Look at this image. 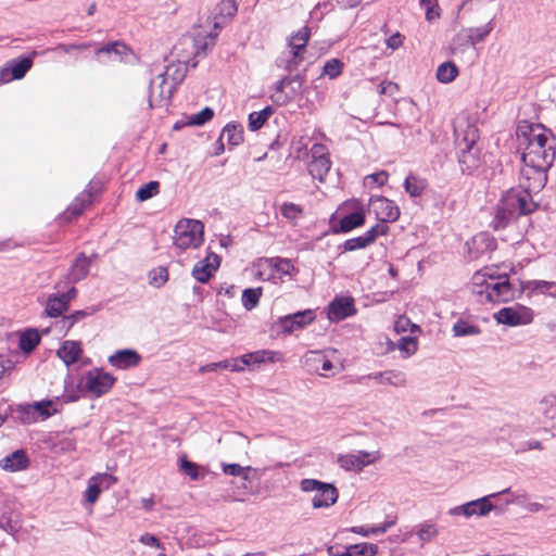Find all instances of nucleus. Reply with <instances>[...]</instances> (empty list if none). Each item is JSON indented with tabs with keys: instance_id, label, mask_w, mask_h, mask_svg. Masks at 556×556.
I'll return each instance as SVG.
<instances>
[{
	"instance_id": "nucleus-1",
	"label": "nucleus",
	"mask_w": 556,
	"mask_h": 556,
	"mask_svg": "<svg viewBox=\"0 0 556 556\" xmlns=\"http://www.w3.org/2000/svg\"><path fill=\"white\" fill-rule=\"evenodd\" d=\"M538 207L539 203L527 191L511 188L494 207L490 227L494 231L504 230L513 226L520 216L532 214Z\"/></svg>"
},
{
	"instance_id": "nucleus-2",
	"label": "nucleus",
	"mask_w": 556,
	"mask_h": 556,
	"mask_svg": "<svg viewBox=\"0 0 556 556\" xmlns=\"http://www.w3.org/2000/svg\"><path fill=\"white\" fill-rule=\"evenodd\" d=\"M518 139L523 164H533L538 168L552 166L556 152L549 142V132L544 127L528 126L520 131Z\"/></svg>"
},
{
	"instance_id": "nucleus-3",
	"label": "nucleus",
	"mask_w": 556,
	"mask_h": 556,
	"mask_svg": "<svg viewBox=\"0 0 556 556\" xmlns=\"http://www.w3.org/2000/svg\"><path fill=\"white\" fill-rule=\"evenodd\" d=\"M475 292L484 296L486 302H508L515 298V289L507 275H497L493 268H484L473 275Z\"/></svg>"
},
{
	"instance_id": "nucleus-4",
	"label": "nucleus",
	"mask_w": 556,
	"mask_h": 556,
	"mask_svg": "<svg viewBox=\"0 0 556 556\" xmlns=\"http://www.w3.org/2000/svg\"><path fill=\"white\" fill-rule=\"evenodd\" d=\"M311 38V29L307 26L299 29L288 38V49L277 58L276 65L288 72L295 71L304 60L306 45Z\"/></svg>"
},
{
	"instance_id": "nucleus-5",
	"label": "nucleus",
	"mask_w": 556,
	"mask_h": 556,
	"mask_svg": "<svg viewBox=\"0 0 556 556\" xmlns=\"http://www.w3.org/2000/svg\"><path fill=\"white\" fill-rule=\"evenodd\" d=\"M204 225L197 219H180L174 229L173 243L180 251L197 249L203 242Z\"/></svg>"
},
{
	"instance_id": "nucleus-6",
	"label": "nucleus",
	"mask_w": 556,
	"mask_h": 556,
	"mask_svg": "<svg viewBox=\"0 0 556 556\" xmlns=\"http://www.w3.org/2000/svg\"><path fill=\"white\" fill-rule=\"evenodd\" d=\"M301 490L303 492H315L312 500L314 508L330 507L337 502L339 496L337 489L332 484L316 479H303L301 481Z\"/></svg>"
},
{
	"instance_id": "nucleus-7",
	"label": "nucleus",
	"mask_w": 556,
	"mask_h": 556,
	"mask_svg": "<svg viewBox=\"0 0 556 556\" xmlns=\"http://www.w3.org/2000/svg\"><path fill=\"white\" fill-rule=\"evenodd\" d=\"M510 489L507 488L500 492V494L509 493ZM498 493H493L486 496H483L481 498L470 501L468 503H465L463 505L453 507L448 510L450 516H464L466 518L472 517V516H486L490 511H492L495 506L490 502L492 497H496Z\"/></svg>"
},
{
	"instance_id": "nucleus-8",
	"label": "nucleus",
	"mask_w": 556,
	"mask_h": 556,
	"mask_svg": "<svg viewBox=\"0 0 556 556\" xmlns=\"http://www.w3.org/2000/svg\"><path fill=\"white\" fill-rule=\"evenodd\" d=\"M548 168L541 166L538 168L533 164H523L521 167V186L514 189L527 191L533 198V194L538 193L545 186Z\"/></svg>"
},
{
	"instance_id": "nucleus-9",
	"label": "nucleus",
	"mask_w": 556,
	"mask_h": 556,
	"mask_svg": "<svg viewBox=\"0 0 556 556\" xmlns=\"http://www.w3.org/2000/svg\"><path fill=\"white\" fill-rule=\"evenodd\" d=\"M207 48V43H201L198 40H193L191 38H182L173 49L172 55L176 58L178 63L184 64L186 66L191 65L192 67L197 66V61H193V58L200 53L205 54V50Z\"/></svg>"
},
{
	"instance_id": "nucleus-10",
	"label": "nucleus",
	"mask_w": 556,
	"mask_h": 556,
	"mask_svg": "<svg viewBox=\"0 0 556 556\" xmlns=\"http://www.w3.org/2000/svg\"><path fill=\"white\" fill-rule=\"evenodd\" d=\"M116 378L100 368H93L85 374V388L96 396L108 393L114 386Z\"/></svg>"
},
{
	"instance_id": "nucleus-11",
	"label": "nucleus",
	"mask_w": 556,
	"mask_h": 556,
	"mask_svg": "<svg viewBox=\"0 0 556 556\" xmlns=\"http://www.w3.org/2000/svg\"><path fill=\"white\" fill-rule=\"evenodd\" d=\"M494 318L498 324L515 327L530 324L533 320V312L529 307L517 305L500 309L494 314Z\"/></svg>"
},
{
	"instance_id": "nucleus-12",
	"label": "nucleus",
	"mask_w": 556,
	"mask_h": 556,
	"mask_svg": "<svg viewBox=\"0 0 556 556\" xmlns=\"http://www.w3.org/2000/svg\"><path fill=\"white\" fill-rule=\"evenodd\" d=\"M315 319V313L312 309L299 311L280 317L276 323V328L279 332L290 334L295 330L303 329Z\"/></svg>"
},
{
	"instance_id": "nucleus-13",
	"label": "nucleus",
	"mask_w": 556,
	"mask_h": 556,
	"mask_svg": "<svg viewBox=\"0 0 556 556\" xmlns=\"http://www.w3.org/2000/svg\"><path fill=\"white\" fill-rule=\"evenodd\" d=\"M380 457L379 452L359 451L355 454L341 455L338 463L345 470L361 471L366 466L375 464Z\"/></svg>"
},
{
	"instance_id": "nucleus-14",
	"label": "nucleus",
	"mask_w": 556,
	"mask_h": 556,
	"mask_svg": "<svg viewBox=\"0 0 556 556\" xmlns=\"http://www.w3.org/2000/svg\"><path fill=\"white\" fill-rule=\"evenodd\" d=\"M311 152L313 159L308 163V172L313 178L323 181L331 168V161L323 144H314Z\"/></svg>"
},
{
	"instance_id": "nucleus-15",
	"label": "nucleus",
	"mask_w": 556,
	"mask_h": 556,
	"mask_svg": "<svg viewBox=\"0 0 556 556\" xmlns=\"http://www.w3.org/2000/svg\"><path fill=\"white\" fill-rule=\"evenodd\" d=\"M369 211L375 214L379 222L384 224L395 222L400 216V210L395 203L384 197L372 198Z\"/></svg>"
},
{
	"instance_id": "nucleus-16",
	"label": "nucleus",
	"mask_w": 556,
	"mask_h": 556,
	"mask_svg": "<svg viewBox=\"0 0 556 556\" xmlns=\"http://www.w3.org/2000/svg\"><path fill=\"white\" fill-rule=\"evenodd\" d=\"M258 269V276L261 278L269 279L273 277L274 271L282 275H289L293 269V265L290 260L281 257L261 258L256 263Z\"/></svg>"
},
{
	"instance_id": "nucleus-17",
	"label": "nucleus",
	"mask_w": 556,
	"mask_h": 556,
	"mask_svg": "<svg viewBox=\"0 0 556 556\" xmlns=\"http://www.w3.org/2000/svg\"><path fill=\"white\" fill-rule=\"evenodd\" d=\"M355 313L354 300L350 296L336 298L328 306V317L331 321H340Z\"/></svg>"
},
{
	"instance_id": "nucleus-18",
	"label": "nucleus",
	"mask_w": 556,
	"mask_h": 556,
	"mask_svg": "<svg viewBox=\"0 0 556 556\" xmlns=\"http://www.w3.org/2000/svg\"><path fill=\"white\" fill-rule=\"evenodd\" d=\"M220 265V257L210 253L205 260L197 263L192 269V276L200 282H207Z\"/></svg>"
},
{
	"instance_id": "nucleus-19",
	"label": "nucleus",
	"mask_w": 556,
	"mask_h": 556,
	"mask_svg": "<svg viewBox=\"0 0 556 556\" xmlns=\"http://www.w3.org/2000/svg\"><path fill=\"white\" fill-rule=\"evenodd\" d=\"M166 85V74L157 75L156 79L150 84L149 104L153 108L155 104L167 102L170 99L172 90Z\"/></svg>"
},
{
	"instance_id": "nucleus-20",
	"label": "nucleus",
	"mask_w": 556,
	"mask_h": 556,
	"mask_svg": "<svg viewBox=\"0 0 556 556\" xmlns=\"http://www.w3.org/2000/svg\"><path fill=\"white\" fill-rule=\"evenodd\" d=\"M141 356L135 350H118L109 356V363L118 369H128L139 365Z\"/></svg>"
},
{
	"instance_id": "nucleus-21",
	"label": "nucleus",
	"mask_w": 556,
	"mask_h": 556,
	"mask_svg": "<svg viewBox=\"0 0 556 556\" xmlns=\"http://www.w3.org/2000/svg\"><path fill=\"white\" fill-rule=\"evenodd\" d=\"M92 257H96V255L87 256L84 253H80L75 258L67 274L70 282L76 283L87 277Z\"/></svg>"
},
{
	"instance_id": "nucleus-22",
	"label": "nucleus",
	"mask_w": 556,
	"mask_h": 556,
	"mask_svg": "<svg viewBox=\"0 0 556 556\" xmlns=\"http://www.w3.org/2000/svg\"><path fill=\"white\" fill-rule=\"evenodd\" d=\"M287 85H293L292 91L293 94L298 93L303 85V77L301 75H295L293 77L285 76L276 84V94L275 102L285 104L290 100V97L283 94V90Z\"/></svg>"
},
{
	"instance_id": "nucleus-23",
	"label": "nucleus",
	"mask_w": 556,
	"mask_h": 556,
	"mask_svg": "<svg viewBox=\"0 0 556 556\" xmlns=\"http://www.w3.org/2000/svg\"><path fill=\"white\" fill-rule=\"evenodd\" d=\"M51 406V401L36 402L33 405L22 407L20 418L24 422H33L37 418L36 415H39L43 418L50 417L52 415V413L49 410Z\"/></svg>"
},
{
	"instance_id": "nucleus-24",
	"label": "nucleus",
	"mask_w": 556,
	"mask_h": 556,
	"mask_svg": "<svg viewBox=\"0 0 556 556\" xmlns=\"http://www.w3.org/2000/svg\"><path fill=\"white\" fill-rule=\"evenodd\" d=\"M56 354L66 366H70L80 358L83 354L81 343L71 340L64 341L56 351Z\"/></svg>"
},
{
	"instance_id": "nucleus-25",
	"label": "nucleus",
	"mask_w": 556,
	"mask_h": 556,
	"mask_svg": "<svg viewBox=\"0 0 556 556\" xmlns=\"http://www.w3.org/2000/svg\"><path fill=\"white\" fill-rule=\"evenodd\" d=\"M369 377L381 383H387L396 388L405 387L406 384V375L400 370H387L376 372L370 375Z\"/></svg>"
},
{
	"instance_id": "nucleus-26",
	"label": "nucleus",
	"mask_w": 556,
	"mask_h": 556,
	"mask_svg": "<svg viewBox=\"0 0 556 556\" xmlns=\"http://www.w3.org/2000/svg\"><path fill=\"white\" fill-rule=\"evenodd\" d=\"M2 468L9 471H18L27 468L28 458L24 451L18 450L1 460Z\"/></svg>"
},
{
	"instance_id": "nucleus-27",
	"label": "nucleus",
	"mask_w": 556,
	"mask_h": 556,
	"mask_svg": "<svg viewBox=\"0 0 556 556\" xmlns=\"http://www.w3.org/2000/svg\"><path fill=\"white\" fill-rule=\"evenodd\" d=\"M489 22L480 27H471L468 29V34L465 37L471 42V46L475 48L476 43H479L484 40V38L492 31L493 29V14L492 12L488 15Z\"/></svg>"
},
{
	"instance_id": "nucleus-28",
	"label": "nucleus",
	"mask_w": 556,
	"mask_h": 556,
	"mask_svg": "<svg viewBox=\"0 0 556 556\" xmlns=\"http://www.w3.org/2000/svg\"><path fill=\"white\" fill-rule=\"evenodd\" d=\"M473 143L467 144L465 150H462L459 155V163L463 172L470 173L479 166V159L476 155Z\"/></svg>"
},
{
	"instance_id": "nucleus-29",
	"label": "nucleus",
	"mask_w": 556,
	"mask_h": 556,
	"mask_svg": "<svg viewBox=\"0 0 556 556\" xmlns=\"http://www.w3.org/2000/svg\"><path fill=\"white\" fill-rule=\"evenodd\" d=\"M178 466L179 470L188 476L192 481L201 480L205 476L203 468L198 464L190 462L187 456L179 458Z\"/></svg>"
},
{
	"instance_id": "nucleus-30",
	"label": "nucleus",
	"mask_w": 556,
	"mask_h": 556,
	"mask_svg": "<svg viewBox=\"0 0 556 556\" xmlns=\"http://www.w3.org/2000/svg\"><path fill=\"white\" fill-rule=\"evenodd\" d=\"M98 480L100 482L108 480L110 483H113L116 481V479L114 477L109 476V475H103V476H100L99 478L93 477L90 480L89 485L86 490V500L90 504L96 503L101 493L100 483L97 482Z\"/></svg>"
},
{
	"instance_id": "nucleus-31",
	"label": "nucleus",
	"mask_w": 556,
	"mask_h": 556,
	"mask_svg": "<svg viewBox=\"0 0 556 556\" xmlns=\"http://www.w3.org/2000/svg\"><path fill=\"white\" fill-rule=\"evenodd\" d=\"M68 307L67 299L61 295L50 296L47 301L46 312L50 317H58Z\"/></svg>"
},
{
	"instance_id": "nucleus-32",
	"label": "nucleus",
	"mask_w": 556,
	"mask_h": 556,
	"mask_svg": "<svg viewBox=\"0 0 556 556\" xmlns=\"http://www.w3.org/2000/svg\"><path fill=\"white\" fill-rule=\"evenodd\" d=\"M458 75V68L452 62L442 63L437 70V78L440 83H452Z\"/></svg>"
},
{
	"instance_id": "nucleus-33",
	"label": "nucleus",
	"mask_w": 556,
	"mask_h": 556,
	"mask_svg": "<svg viewBox=\"0 0 556 556\" xmlns=\"http://www.w3.org/2000/svg\"><path fill=\"white\" fill-rule=\"evenodd\" d=\"M40 342V337L37 330H26L20 336V349L23 352H31Z\"/></svg>"
},
{
	"instance_id": "nucleus-34",
	"label": "nucleus",
	"mask_w": 556,
	"mask_h": 556,
	"mask_svg": "<svg viewBox=\"0 0 556 556\" xmlns=\"http://www.w3.org/2000/svg\"><path fill=\"white\" fill-rule=\"evenodd\" d=\"M473 47L471 42L465 37V35H457L451 45V51L453 55L463 58L468 52H473Z\"/></svg>"
},
{
	"instance_id": "nucleus-35",
	"label": "nucleus",
	"mask_w": 556,
	"mask_h": 556,
	"mask_svg": "<svg viewBox=\"0 0 556 556\" xmlns=\"http://www.w3.org/2000/svg\"><path fill=\"white\" fill-rule=\"evenodd\" d=\"M365 223V216L361 212H354L344 216L340 220V229L343 232L351 231L352 229L362 226Z\"/></svg>"
},
{
	"instance_id": "nucleus-36",
	"label": "nucleus",
	"mask_w": 556,
	"mask_h": 556,
	"mask_svg": "<svg viewBox=\"0 0 556 556\" xmlns=\"http://www.w3.org/2000/svg\"><path fill=\"white\" fill-rule=\"evenodd\" d=\"M271 114L273 109L270 106H266L264 110L260 112L251 113L249 115V128L253 131L258 130Z\"/></svg>"
},
{
	"instance_id": "nucleus-37",
	"label": "nucleus",
	"mask_w": 556,
	"mask_h": 556,
	"mask_svg": "<svg viewBox=\"0 0 556 556\" xmlns=\"http://www.w3.org/2000/svg\"><path fill=\"white\" fill-rule=\"evenodd\" d=\"M101 53H114L115 55L121 56V60L123 61L125 60V56L130 53V50L125 43L115 41L108 43L96 51L97 55H100Z\"/></svg>"
},
{
	"instance_id": "nucleus-38",
	"label": "nucleus",
	"mask_w": 556,
	"mask_h": 556,
	"mask_svg": "<svg viewBox=\"0 0 556 556\" xmlns=\"http://www.w3.org/2000/svg\"><path fill=\"white\" fill-rule=\"evenodd\" d=\"M222 138H226L231 146H238L243 140V130L239 125L228 124L222 132Z\"/></svg>"
},
{
	"instance_id": "nucleus-39",
	"label": "nucleus",
	"mask_w": 556,
	"mask_h": 556,
	"mask_svg": "<svg viewBox=\"0 0 556 556\" xmlns=\"http://www.w3.org/2000/svg\"><path fill=\"white\" fill-rule=\"evenodd\" d=\"M438 533L439 531L437 526L430 521L422 522L417 527V536L422 545L432 541Z\"/></svg>"
},
{
	"instance_id": "nucleus-40",
	"label": "nucleus",
	"mask_w": 556,
	"mask_h": 556,
	"mask_svg": "<svg viewBox=\"0 0 556 556\" xmlns=\"http://www.w3.org/2000/svg\"><path fill=\"white\" fill-rule=\"evenodd\" d=\"M529 288L533 292H538L543 295L556 298V282L545 280H534L529 283Z\"/></svg>"
},
{
	"instance_id": "nucleus-41",
	"label": "nucleus",
	"mask_w": 556,
	"mask_h": 556,
	"mask_svg": "<svg viewBox=\"0 0 556 556\" xmlns=\"http://www.w3.org/2000/svg\"><path fill=\"white\" fill-rule=\"evenodd\" d=\"M280 213L285 218L296 223L303 216L304 210L301 205L286 202L280 206Z\"/></svg>"
},
{
	"instance_id": "nucleus-42",
	"label": "nucleus",
	"mask_w": 556,
	"mask_h": 556,
	"mask_svg": "<svg viewBox=\"0 0 556 556\" xmlns=\"http://www.w3.org/2000/svg\"><path fill=\"white\" fill-rule=\"evenodd\" d=\"M455 337L476 336L480 333L478 326L471 325L463 319L456 321L453 326Z\"/></svg>"
},
{
	"instance_id": "nucleus-43",
	"label": "nucleus",
	"mask_w": 556,
	"mask_h": 556,
	"mask_svg": "<svg viewBox=\"0 0 556 556\" xmlns=\"http://www.w3.org/2000/svg\"><path fill=\"white\" fill-rule=\"evenodd\" d=\"M425 182L424 180L415 177V176H408L405 179L404 188L407 193H409L410 197H419L425 190Z\"/></svg>"
},
{
	"instance_id": "nucleus-44",
	"label": "nucleus",
	"mask_w": 556,
	"mask_h": 556,
	"mask_svg": "<svg viewBox=\"0 0 556 556\" xmlns=\"http://www.w3.org/2000/svg\"><path fill=\"white\" fill-rule=\"evenodd\" d=\"M262 295L261 289H245L242 293V304L248 309H253Z\"/></svg>"
},
{
	"instance_id": "nucleus-45",
	"label": "nucleus",
	"mask_w": 556,
	"mask_h": 556,
	"mask_svg": "<svg viewBox=\"0 0 556 556\" xmlns=\"http://www.w3.org/2000/svg\"><path fill=\"white\" fill-rule=\"evenodd\" d=\"M159 182L157 181H149L148 184L140 187L136 192V198L138 201H147L157 194L159 192Z\"/></svg>"
},
{
	"instance_id": "nucleus-46",
	"label": "nucleus",
	"mask_w": 556,
	"mask_h": 556,
	"mask_svg": "<svg viewBox=\"0 0 556 556\" xmlns=\"http://www.w3.org/2000/svg\"><path fill=\"white\" fill-rule=\"evenodd\" d=\"M33 62L29 58H24L17 62H14L11 71L14 79H22L26 73L30 70Z\"/></svg>"
},
{
	"instance_id": "nucleus-47",
	"label": "nucleus",
	"mask_w": 556,
	"mask_h": 556,
	"mask_svg": "<svg viewBox=\"0 0 556 556\" xmlns=\"http://www.w3.org/2000/svg\"><path fill=\"white\" fill-rule=\"evenodd\" d=\"M346 552H351L352 555L356 554L358 556H375L378 552V547L375 544L361 543L351 545Z\"/></svg>"
},
{
	"instance_id": "nucleus-48",
	"label": "nucleus",
	"mask_w": 556,
	"mask_h": 556,
	"mask_svg": "<svg viewBox=\"0 0 556 556\" xmlns=\"http://www.w3.org/2000/svg\"><path fill=\"white\" fill-rule=\"evenodd\" d=\"M252 470V467H242L238 464H223V472L228 476L241 477L244 480H249L248 471Z\"/></svg>"
},
{
	"instance_id": "nucleus-49",
	"label": "nucleus",
	"mask_w": 556,
	"mask_h": 556,
	"mask_svg": "<svg viewBox=\"0 0 556 556\" xmlns=\"http://www.w3.org/2000/svg\"><path fill=\"white\" fill-rule=\"evenodd\" d=\"M214 116V112L211 108H204L199 113L192 115L188 122L189 125L201 126L206 122L211 121Z\"/></svg>"
},
{
	"instance_id": "nucleus-50",
	"label": "nucleus",
	"mask_w": 556,
	"mask_h": 556,
	"mask_svg": "<svg viewBox=\"0 0 556 556\" xmlns=\"http://www.w3.org/2000/svg\"><path fill=\"white\" fill-rule=\"evenodd\" d=\"M305 359H321V370L325 371L323 374L324 376H327L328 371H331L333 369V364L331 361L325 357V355L319 351H309L305 355Z\"/></svg>"
},
{
	"instance_id": "nucleus-51",
	"label": "nucleus",
	"mask_w": 556,
	"mask_h": 556,
	"mask_svg": "<svg viewBox=\"0 0 556 556\" xmlns=\"http://www.w3.org/2000/svg\"><path fill=\"white\" fill-rule=\"evenodd\" d=\"M418 348L417 341L414 338L410 337H403L399 341V349L403 353H405V356H410L416 353Z\"/></svg>"
},
{
	"instance_id": "nucleus-52",
	"label": "nucleus",
	"mask_w": 556,
	"mask_h": 556,
	"mask_svg": "<svg viewBox=\"0 0 556 556\" xmlns=\"http://www.w3.org/2000/svg\"><path fill=\"white\" fill-rule=\"evenodd\" d=\"M342 66L343 64L340 60L331 59L324 65V74L330 78H336L341 74Z\"/></svg>"
},
{
	"instance_id": "nucleus-53",
	"label": "nucleus",
	"mask_w": 556,
	"mask_h": 556,
	"mask_svg": "<svg viewBox=\"0 0 556 556\" xmlns=\"http://www.w3.org/2000/svg\"><path fill=\"white\" fill-rule=\"evenodd\" d=\"M237 10H238L237 4L233 0H224L218 5V13H219V16L223 18L233 17L237 13Z\"/></svg>"
},
{
	"instance_id": "nucleus-54",
	"label": "nucleus",
	"mask_w": 556,
	"mask_h": 556,
	"mask_svg": "<svg viewBox=\"0 0 556 556\" xmlns=\"http://www.w3.org/2000/svg\"><path fill=\"white\" fill-rule=\"evenodd\" d=\"M394 329L396 332L410 331L412 333L419 330V327L410 321L406 316H400L394 323Z\"/></svg>"
},
{
	"instance_id": "nucleus-55",
	"label": "nucleus",
	"mask_w": 556,
	"mask_h": 556,
	"mask_svg": "<svg viewBox=\"0 0 556 556\" xmlns=\"http://www.w3.org/2000/svg\"><path fill=\"white\" fill-rule=\"evenodd\" d=\"M265 354H266V350L248 353L240 357V362L245 366H249L251 364L265 363L266 362Z\"/></svg>"
},
{
	"instance_id": "nucleus-56",
	"label": "nucleus",
	"mask_w": 556,
	"mask_h": 556,
	"mask_svg": "<svg viewBox=\"0 0 556 556\" xmlns=\"http://www.w3.org/2000/svg\"><path fill=\"white\" fill-rule=\"evenodd\" d=\"M389 230V227L387 224L380 222L372 226L369 230L366 231L365 237L367 238L368 242L371 244L377 237L386 235Z\"/></svg>"
},
{
	"instance_id": "nucleus-57",
	"label": "nucleus",
	"mask_w": 556,
	"mask_h": 556,
	"mask_svg": "<svg viewBox=\"0 0 556 556\" xmlns=\"http://www.w3.org/2000/svg\"><path fill=\"white\" fill-rule=\"evenodd\" d=\"M369 244L370 243L368 242L367 238L365 237V235H363V236L346 240L344 242V250L345 251H354L357 249H363Z\"/></svg>"
},
{
	"instance_id": "nucleus-58",
	"label": "nucleus",
	"mask_w": 556,
	"mask_h": 556,
	"mask_svg": "<svg viewBox=\"0 0 556 556\" xmlns=\"http://www.w3.org/2000/svg\"><path fill=\"white\" fill-rule=\"evenodd\" d=\"M539 410L544 413L545 415H548L549 418H554V413H556V402H555V399L552 397V396L544 397L539 403Z\"/></svg>"
},
{
	"instance_id": "nucleus-59",
	"label": "nucleus",
	"mask_w": 556,
	"mask_h": 556,
	"mask_svg": "<svg viewBox=\"0 0 556 556\" xmlns=\"http://www.w3.org/2000/svg\"><path fill=\"white\" fill-rule=\"evenodd\" d=\"M139 542L142 543L143 545H147L150 547H155V548H161L162 551H164V547L162 546L161 542L153 534H150V533L142 534L139 539ZM160 556H165V553L162 552L160 554Z\"/></svg>"
},
{
	"instance_id": "nucleus-60",
	"label": "nucleus",
	"mask_w": 556,
	"mask_h": 556,
	"mask_svg": "<svg viewBox=\"0 0 556 556\" xmlns=\"http://www.w3.org/2000/svg\"><path fill=\"white\" fill-rule=\"evenodd\" d=\"M229 368H230V362L222 361V362L204 365L200 368V371L205 372V371H213V370H217V369H229Z\"/></svg>"
},
{
	"instance_id": "nucleus-61",
	"label": "nucleus",
	"mask_w": 556,
	"mask_h": 556,
	"mask_svg": "<svg viewBox=\"0 0 556 556\" xmlns=\"http://www.w3.org/2000/svg\"><path fill=\"white\" fill-rule=\"evenodd\" d=\"M388 177V173L382 170L376 174L368 175L366 176L365 179L368 184L375 182L378 184L379 186H383L387 182Z\"/></svg>"
},
{
	"instance_id": "nucleus-62",
	"label": "nucleus",
	"mask_w": 556,
	"mask_h": 556,
	"mask_svg": "<svg viewBox=\"0 0 556 556\" xmlns=\"http://www.w3.org/2000/svg\"><path fill=\"white\" fill-rule=\"evenodd\" d=\"M426 8V18L429 22H433L440 16L439 8L435 3L422 4Z\"/></svg>"
},
{
	"instance_id": "nucleus-63",
	"label": "nucleus",
	"mask_w": 556,
	"mask_h": 556,
	"mask_svg": "<svg viewBox=\"0 0 556 556\" xmlns=\"http://www.w3.org/2000/svg\"><path fill=\"white\" fill-rule=\"evenodd\" d=\"M232 442L241 447H243L244 453L248 454V447L250 445V439L242 433L232 434Z\"/></svg>"
},
{
	"instance_id": "nucleus-64",
	"label": "nucleus",
	"mask_w": 556,
	"mask_h": 556,
	"mask_svg": "<svg viewBox=\"0 0 556 556\" xmlns=\"http://www.w3.org/2000/svg\"><path fill=\"white\" fill-rule=\"evenodd\" d=\"M157 275L152 277V282H154L156 286L164 285L168 279V273L167 269L164 267H160L157 269Z\"/></svg>"
}]
</instances>
